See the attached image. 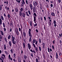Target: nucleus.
Masks as SVG:
<instances>
[{
	"label": "nucleus",
	"mask_w": 62,
	"mask_h": 62,
	"mask_svg": "<svg viewBox=\"0 0 62 62\" xmlns=\"http://www.w3.org/2000/svg\"><path fill=\"white\" fill-rule=\"evenodd\" d=\"M31 29H29L28 31L29 35V37H30V39L29 40V42H31V39H32V34H31Z\"/></svg>",
	"instance_id": "obj_1"
},
{
	"label": "nucleus",
	"mask_w": 62,
	"mask_h": 62,
	"mask_svg": "<svg viewBox=\"0 0 62 62\" xmlns=\"http://www.w3.org/2000/svg\"><path fill=\"white\" fill-rule=\"evenodd\" d=\"M34 15L35 16H34ZM33 17H34V23H36V17H37V14H36V13H34L33 15Z\"/></svg>",
	"instance_id": "obj_2"
},
{
	"label": "nucleus",
	"mask_w": 62,
	"mask_h": 62,
	"mask_svg": "<svg viewBox=\"0 0 62 62\" xmlns=\"http://www.w3.org/2000/svg\"><path fill=\"white\" fill-rule=\"evenodd\" d=\"M1 18H0V24L1 25L2 24V20H4V17L3 16H1Z\"/></svg>",
	"instance_id": "obj_3"
},
{
	"label": "nucleus",
	"mask_w": 62,
	"mask_h": 62,
	"mask_svg": "<svg viewBox=\"0 0 62 62\" xmlns=\"http://www.w3.org/2000/svg\"><path fill=\"white\" fill-rule=\"evenodd\" d=\"M33 4L34 7H37L38 5V3L37 2L34 1L33 2Z\"/></svg>",
	"instance_id": "obj_4"
},
{
	"label": "nucleus",
	"mask_w": 62,
	"mask_h": 62,
	"mask_svg": "<svg viewBox=\"0 0 62 62\" xmlns=\"http://www.w3.org/2000/svg\"><path fill=\"white\" fill-rule=\"evenodd\" d=\"M27 45L28 46L29 49L30 50V49H31V45L29 43H28Z\"/></svg>",
	"instance_id": "obj_5"
},
{
	"label": "nucleus",
	"mask_w": 62,
	"mask_h": 62,
	"mask_svg": "<svg viewBox=\"0 0 62 62\" xmlns=\"http://www.w3.org/2000/svg\"><path fill=\"white\" fill-rule=\"evenodd\" d=\"M30 8L31 9V10H32V9H33V6H32V5L31 4H30L29 6Z\"/></svg>",
	"instance_id": "obj_6"
},
{
	"label": "nucleus",
	"mask_w": 62,
	"mask_h": 62,
	"mask_svg": "<svg viewBox=\"0 0 62 62\" xmlns=\"http://www.w3.org/2000/svg\"><path fill=\"white\" fill-rule=\"evenodd\" d=\"M12 41H14V40L15 39V38L14 37H13V35H12Z\"/></svg>",
	"instance_id": "obj_7"
},
{
	"label": "nucleus",
	"mask_w": 62,
	"mask_h": 62,
	"mask_svg": "<svg viewBox=\"0 0 62 62\" xmlns=\"http://www.w3.org/2000/svg\"><path fill=\"white\" fill-rule=\"evenodd\" d=\"M52 22V20L50 19L49 20V22H48V24L49 25H51V22Z\"/></svg>",
	"instance_id": "obj_8"
},
{
	"label": "nucleus",
	"mask_w": 62,
	"mask_h": 62,
	"mask_svg": "<svg viewBox=\"0 0 62 62\" xmlns=\"http://www.w3.org/2000/svg\"><path fill=\"white\" fill-rule=\"evenodd\" d=\"M19 14L20 16H22V13L21 11H19Z\"/></svg>",
	"instance_id": "obj_9"
},
{
	"label": "nucleus",
	"mask_w": 62,
	"mask_h": 62,
	"mask_svg": "<svg viewBox=\"0 0 62 62\" xmlns=\"http://www.w3.org/2000/svg\"><path fill=\"white\" fill-rule=\"evenodd\" d=\"M51 15L52 16H55V14L54 13V12H52L51 13Z\"/></svg>",
	"instance_id": "obj_10"
},
{
	"label": "nucleus",
	"mask_w": 62,
	"mask_h": 62,
	"mask_svg": "<svg viewBox=\"0 0 62 62\" xmlns=\"http://www.w3.org/2000/svg\"><path fill=\"white\" fill-rule=\"evenodd\" d=\"M27 56L26 55H24V59L25 60H26V59H27Z\"/></svg>",
	"instance_id": "obj_11"
},
{
	"label": "nucleus",
	"mask_w": 62,
	"mask_h": 62,
	"mask_svg": "<svg viewBox=\"0 0 62 62\" xmlns=\"http://www.w3.org/2000/svg\"><path fill=\"white\" fill-rule=\"evenodd\" d=\"M32 9L33 11H35V10H36V7L34 6Z\"/></svg>",
	"instance_id": "obj_12"
},
{
	"label": "nucleus",
	"mask_w": 62,
	"mask_h": 62,
	"mask_svg": "<svg viewBox=\"0 0 62 62\" xmlns=\"http://www.w3.org/2000/svg\"><path fill=\"white\" fill-rule=\"evenodd\" d=\"M3 48L4 50H6V49H7V47H6V46L5 45H4Z\"/></svg>",
	"instance_id": "obj_13"
},
{
	"label": "nucleus",
	"mask_w": 62,
	"mask_h": 62,
	"mask_svg": "<svg viewBox=\"0 0 62 62\" xmlns=\"http://www.w3.org/2000/svg\"><path fill=\"white\" fill-rule=\"evenodd\" d=\"M22 4H25V2H24V0H22Z\"/></svg>",
	"instance_id": "obj_14"
},
{
	"label": "nucleus",
	"mask_w": 62,
	"mask_h": 62,
	"mask_svg": "<svg viewBox=\"0 0 62 62\" xmlns=\"http://www.w3.org/2000/svg\"><path fill=\"white\" fill-rule=\"evenodd\" d=\"M26 14L27 16H29V14H28V12L27 11L26 12Z\"/></svg>",
	"instance_id": "obj_15"
},
{
	"label": "nucleus",
	"mask_w": 62,
	"mask_h": 62,
	"mask_svg": "<svg viewBox=\"0 0 62 62\" xmlns=\"http://www.w3.org/2000/svg\"><path fill=\"white\" fill-rule=\"evenodd\" d=\"M22 16L23 17H25V15L24 14V13H22Z\"/></svg>",
	"instance_id": "obj_16"
},
{
	"label": "nucleus",
	"mask_w": 62,
	"mask_h": 62,
	"mask_svg": "<svg viewBox=\"0 0 62 62\" xmlns=\"http://www.w3.org/2000/svg\"><path fill=\"white\" fill-rule=\"evenodd\" d=\"M23 34L24 36V37H25L26 36V34L25 32H23Z\"/></svg>",
	"instance_id": "obj_17"
},
{
	"label": "nucleus",
	"mask_w": 62,
	"mask_h": 62,
	"mask_svg": "<svg viewBox=\"0 0 62 62\" xmlns=\"http://www.w3.org/2000/svg\"><path fill=\"white\" fill-rule=\"evenodd\" d=\"M20 11L22 12L23 11V8H21L20 9Z\"/></svg>",
	"instance_id": "obj_18"
},
{
	"label": "nucleus",
	"mask_w": 62,
	"mask_h": 62,
	"mask_svg": "<svg viewBox=\"0 0 62 62\" xmlns=\"http://www.w3.org/2000/svg\"><path fill=\"white\" fill-rule=\"evenodd\" d=\"M45 43H43V44H42V45L43 46V48H45Z\"/></svg>",
	"instance_id": "obj_19"
},
{
	"label": "nucleus",
	"mask_w": 62,
	"mask_h": 62,
	"mask_svg": "<svg viewBox=\"0 0 62 62\" xmlns=\"http://www.w3.org/2000/svg\"><path fill=\"white\" fill-rule=\"evenodd\" d=\"M18 29H16V33H18V32H19V31H18Z\"/></svg>",
	"instance_id": "obj_20"
},
{
	"label": "nucleus",
	"mask_w": 62,
	"mask_h": 62,
	"mask_svg": "<svg viewBox=\"0 0 62 62\" xmlns=\"http://www.w3.org/2000/svg\"><path fill=\"white\" fill-rule=\"evenodd\" d=\"M30 51L32 52V53H33L34 52V53H35V50H34L33 51L31 49L30 50Z\"/></svg>",
	"instance_id": "obj_21"
},
{
	"label": "nucleus",
	"mask_w": 62,
	"mask_h": 62,
	"mask_svg": "<svg viewBox=\"0 0 62 62\" xmlns=\"http://www.w3.org/2000/svg\"><path fill=\"white\" fill-rule=\"evenodd\" d=\"M0 32L1 33V35H2V36L4 35V33H3V31H1Z\"/></svg>",
	"instance_id": "obj_22"
},
{
	"label": "nucleus",
	"mask_w": 62,
	"mask_h": 62,
	"mask_svg": "<svg viewBox=\"0 0 62 62\" xmlns=\"http://www.w3.org/2000/svg\"><path fill=\"white\" fill-rule=\"evenodd\" d=\"M10 38H11V35H9L8 37V39H10Z\"/></svg>",
	"instance_id": "obj_23"
},
{
	"label": "nucleus",
	"mask_w": 62,
	"mask_h": 62,
	"mask_svg": "<svg viewBox=\"0 0 62 62\" xmlns=\"http://www.w3.org/2000/svg\"><path fill=\"white\" fill-rule=\"evenodd\" d=\"M56 59H58V54H57V52L56 53Z\"/></svg>",
	"instance_id": "obj_24"
},
{
	"label": "nucleus",
	"mask_w": 62,
	"mask_h": 62,
	"mask_svg": "<svg viewBox=\"0 0 62 62\" xmlns=\"http://www.w3.org/2000/svg\"><path fill=\"white\" fill-rule=\"evenodd\" d=\"M3 27L4 28L5 27H6V25H5V23H3Z\"/></svg>",
	"instance_id": "obj_25"
},
{
	"label": "nucleus",
	"mask_w": 62,
	"mask_h": 62,
	"mask_svg": "<svg viewBox=\"0 0 62 62\" xmlns=\"http://www.w3.org/2000/svg\"><path fill=\"white\" fill-rule=\"evenodd\" d=\"M16 54L15 53L13 55V58H15V56H16Z\"/></svg>",
	"instance_id": "obj_26"
},
{
	"label": "nucleus",
	"mask_w": 62,
	"mask_h": 62,
	"mask_svg": "<svg viewBox=\"0 0 62 62\" xmlns=\"http://www.w3.org/2000/svg\"><path fill=\"white\" fill-rule=\"evenodd\" d=\"M23 44L24 46V48H25V44L24 43H23Z\"/></svg>",
	"instance_id": "obj_27"
},
{
	"label": "nucleus",
	"mask_w": 62,
	"mask_h": 62,
	"mask_svg": "<svg viewBox=\"0 0 62 62\" xmlns=\"http://www.w3.org/2000/svg\"><path fill=\"white\" fill-rule=\"evenodd\" d=\"M35 40L34 39H33L32 40V43H35Z\"/></svg>",
	"instance_id": "obj_28"
},
{
	"label": "nucleus",
	"mask_w": 62,
	"mask_h": 62,
	"mask_svg": "<svg viewBox=\"0 0 62 62\" xmlns=\"http://www.w3.org/2000/svg\"><path fill=\"white\" fill-rule=\"evenodd\" d=\"M38 25V24L37 23H36L34 24V27H35V26H37Z\"/></svg>",
	"instance_id": "obj_29"
},
{
	"label": "nucleus",
	"mask_w": 62,
	"mask_h": 62,
	"mask_svg": "<svg viewBox=\"0 0 62 62\" xmlns=\"http://www.w3.org/2000/svg\"><path fill=\"white\" fill-rule=\"evenodd\" d=\"M28 12L29 13V15H30L31 14V12H30V11H29V10H28Z\"/></svg>",
	"instance_id": "obj_30"
},
{
	"label": "nucleus",
	"mask_w": 62,
	"mask_h": 62,
	"mask_svg": "<svg viewBox=\"0 0 62 62\" xmlns=\"http://www.w3.org/2000/svg\"><path fill=\"white\" fill-rule=\"evenodd\" d=\"M9 44L10 46H11V42L10 41H9Z\"/></svg>",
	"instance_id": "obj_31"
},
{
	"label": "nucleus",
	"mask_w": 62,
	"mask_h": 62,
	"mask_svg": "<svg viewBox=\"0 0 62 62\" xmlns=\"http://www.w3.org/2000/svg\"><path fill=\"white\" fill-rule=\"evenodd\" d=\"M12 43L14 44H15V42L14 41H12Z\"/></svg>",
	"instance_id": "obj_32"
},
{
	"label": "nucleus",
	"mask_w": 62,
	"mask_h": 62,
	"mask_svg": "<svg viewBox=\"0 0 62 62\" xmlns=\"http://www.w3.org/2000/svg\"><path fill=\"white\" fill-rule=\"evenodd\" d=\"M35 49H36V52H38V48L37 47H36V48H35Z\"/></svg>",
	"instance_id": "obj_33"
},
{
	"label": "nucleus",
	"mask_w": 62,
	"mask_h": 62,
	"mask_svg": "<svg viewBox=\"0 0 62 62\" xmlns=\"http://www.w3.org/2000/svg\"><path fill=\"white\" fill-rule=\"evenodd\" d=\"M10 51L11 53H13V49H11Z\"/></svg>",
	"instance_id": "obj_34"
},
{
	"label": "nucleus",
	"mask_w": 62,
	"mask_h": 62,
	"mask_svg": "<svg viewBox=\"0 0 62 62\" xmlns=\"http://www.w3.org/2000/svg\"><path fill=\"white\" fill-rule=\"evenodd\" d=\"M35 41V44L36 45H37L38 44V41Z\"/></svg>",
	"instance_id": "obj_35"
},
{
	"label": "nucleus",
	"mask_w": 62,
	"mask_h": 62,
	"mask_svg": "<svg viewBox=\"0 0 62 62\" xmlns=\"http://www.w3.org/2000/svg\"><path fill=\"white\" fill-rule=\"evenodd\" d=\"M16 12H18V9L16 8Z\"/></svg>",
	"instance_id": "obj_36"
},
{
	"label": "nucleus",
	"mask_w": 62,
	"mask_h": 62,
	"mask_svg": "<svg viewBox=\"0 0 62 62\" xmlns=\"http://www.w3.org/2000/svg\"><path fill=\"white\" fill-rule=\"evenodd\" d=\"M4 39H5V41L6 42H7V38H5Z\"/></svg>",
	"instance_id": "obj_37"
},
{
	"label": "nucleus",
	"mask_w": 62,
	"mask_h": 62,
	"mask_svg": "<svg viewBox=\"0 0 62 62\" xmlns=\"http://www.w3.org/2000/svg\"><path fill=\"white\" fill-rule=\"evenodd\" d=\"M1 58L2 59V60H4V57L1 56Z\"/></svg>",
	"instance_id": "obj_38"
},
{
	"label": "nucleus",
	"mask_w": 62,
	"mask_h": 62,
	"mask_svg": "<svg viewBox=\"0 0 62 62\" xmlns=\"http://www.w3.org/2000/svg\"><path fill=\"white\" fill-rule=\"evenodd\" d=\"M39 48L40 51H41V47L40 46L39 47Z\"/></svg>",
	"instance_id": "obj_39"
},
{
	"label": "nucleus",
	"mask_w": 62,
	"mask_h": 62,
	"mask_svg": "<svg viewBox=\"0 0 62 62\" xmlns=\"http://www.w3.org/2000/svg\"><path fill=\"white\" fill-rule=\"evenodd\" d=\"M2 6L0 5V10H2Z\"/></svg>",
	"instance_id": "obj_40"
},
{
	"label": "nucleus",
	"mask_w": 62,
	"mask_h": 62,
	"mask_svg": "<svg viewBox=\"0 0 62 62\" xmlns=\"http://www.w3.org/2000/svg\"><path fill=\"white\" fill-rule=\"evenodd\" d=\"M36 62H38V61H39L38 59L37 58H36Z\"/></svg>",
	"instance_id": "obj_41"
},
{
	"label": "nucleus",
	"mask_w": 62,
	"mask_h": 62,
	"mask_svg": "<svg viewBox=\"0 0 62 62\" xmlns=\"http://www.w3.org/2000/svg\"><path fill=\"white\" fill-rule=\"evenodd\" d=\"M53 23H54V24H56V21H55V20H54V21Z\"/></svg>",
	"instance_id": "obj_42"
},
{
	"label": "nucleus",
	"mask_w": 62,
	"mask_h": 62,
	"mask_svg": "<svg viewBox=\"0 0 62 62\" xmlns=\"http://www.w3.org/2000/svg\"><path fill=\"white\" fill-rule=\"evenodd\" d=\"M44 19L45 21L46 20V18L45 17V16L44 17Z\"/></svg>",
	"instance_id": "obj_43"
},
{
	"label": "nucleus",
	"mask_w": 62,
	"mask_h": 62,
	"mask_svg": "<svg viewBox=\"0 0 62 62\" xmlns=\"http://www.w3.org/2000/svg\"><path fill=\"white\" fill-rule=\"evenodd\" d=\"M47 51L49 53L50 52V49H49V48L48 47L47 48Z\"/></svg>",
	"instance_id": "obj_44"
},
{
	"label": "nucleus",
	"mask_w": 62,
	"mask_h": 62,
	"mask_svg": "<svg viewBox=\"0 0 62 62\" xmlns=\"http://www.w3.org/2000/svg\"><path fill=\"white\" fill-rule=\"evenodd\" d=\"M32 22H30V25L31 26H32Z\"/></svg>",
	"instance_id": "obj_45"
},
{
	"label": "nucleus",
	"mask_w": 62,
	"mask_h": 62,
	"mask_svg": "<svg viewBox=\"0 0 62 62\" xmlns=\"http://www.w3.org/2000/svg\"><path fill=\"white\" fill-rule=\"evenodd\" d=\"M33 45L34 48H36V46H35V44H34L33 43Z\"/></svg>",
	"instance_id": "obj_46"
},
{
	"label": "nucleus",
	"mask_w": 62,
	"mask_h": 62,
	"mask_svg": "<svg viewBox=\"0 0 62 62\" xmlns=\"http://www.w3.org/2000/svg\"><path fill=\"white\" fill-rule=\"evenodd\" d=\"M0 39H2V36L1 35H0Z\"/></svg>",
	"instance_id": "obj_47"
},
{
	"label": "nucleus",
	"mask_w": 62,
	"mask_h": 62,
	"mask_svg": "<svg viewBox=\"0 0 62 62\" xmlns=\"http://www.w3.org/2000/svg\"><path fill=\"white\" fill-rule=\"evenodd\" d=\"M50 6L51 8H53V4H51L50 5Z\"/></svg>",
	"instance_id": "obj_48"
},
{
	"label": "nucleus",
	"mask_w": 62,
	"mask_h": 62,
	"mask_svg": "<svg viewBox=\"0 0 62 62\" xmlns=\"http://www.w3.org/2000/svg\"><path fill=\"white\" fill-rule=\"evenodd\" d=\"M8 18H10V16L9 15H8Z\"/></svg>",
	"instance_id": "obj_49"
},
{
	"label": "nucleus",
	"mask_w": 62,
	"mask_h": 62,
	"mask_svg": "<svg viewBox=\"0 0 62 62\" xmlns=\"http://www.w3.org/2000/svg\"><path fill=\"white\" fill-rule=\"evenodd\" d=\"M4 52L5 53V54H8V51H4Z\"/></svg>",
	"instance_id": "obj_50"
},
{
	"label": "nucleus",
	"mask_w": 62,
	"mask_h": 62,
	"mask_svg": "<svg viewBox=\"0 0 62 62\" xmlns=\"http://www.w3.org/2000/svg\"><path fill=\"white\" fill-rule=\"evenodd\" d=\"M26 4L27 5V4H28V1H27V0H26Z\"/></svg>",
	"instance_id": "obj_51"
},
{
	"label": "nucleus",
	"mask_w": 62,
	"mask_h": 62,
	"mask_svg": "<svg viewBox=\"0 0 62 62\" xmlns=\"http://www.w3.org/2000/svg\"><path fill=\"white\" fill-rule=\"evenodd\" d=\"M2 56H4V57H5V54H3L2 55Z\"/></svg>",
	"instance_id": "obj_52"
},
{
	"label": "nucleus",
	"mask_w": 62,
	"mask_h": 62,
	"mask_svg": "<svg viewBox=\"0 0 62 62\" xmlns=\"http://www.w3.org/2000/svg\"><path fill=\"white\" fill-rule=\"evenodd\" d=\"M39 43H41V39H39Z\"/></svg>",
	"instance_id": "obj_53"
},
{
	"label": "nucleus",
	"mask_w": 62,
	"mask_h": 62,
	"mask_svg": "<svg viewBox=\"0 0 62 62\" xmlns=\"http://www.w3.org/2000/svg\"><path fill=\"white\" fill-rule=\"evenodd\" d=\"M48 18L49 19L51 20V17H50V16H48Z\"/></svg>",
	"instance_id": "obj_54"
},
{
	"label": "nucleus",
	"mask_w": 62,
	"mask_h": 62,
	"mask_svg": "<svg viewBox=\"0 0 62 62\" xmlns=\"http://www.w3.org/2000/svg\"><path fill=\"white\" fill-rule=\"evenodd\" d=\"M8 57H9V59H10V55L9 54V55Z\"/></svg>",
	"instance_id": "obj_55"
},
{
	"label": "nucleus",
	"mask_w": 62,
	"mask_h": 62,
	"mask_svg": "<svg viewBox=\"0 0 62 62\" xmlns=\"http://www.w3.org/2000/svg\"><path fill=\"white\" fill-rule=\"evenodd\" d=\"M3 29L4 31H6V29L5 28H3Z\"/></svg>",
	"instance_id": "obj_56"
},
{
	"label": "nucleus",
	"mask_w": 62,
	"mask_h": 62,
	"mask_svg": "<svg viewBox=\"0 0 62 62\" xmlns=\"http://www.w3.org/2000/svg\"><path fill=\"white\" fill-rule=\"evenodd\" d=\"M31 56H32H32H33V54H31Z\"/></svg>",
	"instance_id": "obj_57"
},
{
	"label": "nucleus",
	"mask_w": 62,
	"mask_h": 62,
	"mask_svg": "<svg viewBox=\"0 0 62 62\" xmlns=\"http://www.w3.org/2000/svg\"><path fill=\"white\" fill-rule=\"evenodd\" d=\"M9 8L7 7V8L6 9V10H9Z\"/></svg>",
	"instance_id": "obj_58"
},
{
	"label": "nucleus",
	"mask_w": 62,
	"mask_h": 62,
	"mask_svg": "<svg viewBox=\"0 0 62 62\" xmlns=\"http://www.w3.org/2000/svg\"><path fill=\"white\" fill-rule=\"evenodd\" d=\"M59 55H62V53H59Z\"/></svg>",
	"instance_id": "obj_59"
},
{
	"label": "nucleus",
	"mask_w": 62,
	"mask_h": 62,
	"mask_svg": "<svg viewBox=\"0 0 62 62\" xmlns=\"http://www.w3.org/2000/svg\"><path fill=\"white\" fill-rule=\"evenodd\" d=\"M19 31L20 32H21V28H19Z\"/></svg>",
	"instance_id": "obj_60"
},
{
	"label": "nucleus",
	"mask_w": 62,
	"mask_h": 62,
	"mask_svg": "<svg viewBox=\"0 0 62 62\" xmlns=\"http://www.w3.org/2000/svg\"><path fill=\"white\" fill-rule=\"evenodd\" d=\"M6 4L7 5H8V1L7 0L6 1Z\"/></svg>",
	"instance_id": "obj_61"
},
{
	"label": "nucleus",
	"mask_w": 62,
	"mask_h": 62,
	"mask_svg": "<svg viewBox=\"0 0 62 62\" xmlns=\"http://www.w3.org/2000/svg\"><path fill=\"white\" fill-rule=\"evenodd\" d=\"M58 1L59 3H60L61 2V0H58Z\"/></svg>",
	"instance_id": "obj_62"
},
{
	"label": "nucleus",
	"mask_w": 62,
	"mask_h": 62,
	"mask_svg": "<svg viewBox=\"0 0 62 62\" xmlns=\"http://www.w3.org/2000/svg\"><path fill=\"white\" fill-rule=\"evenodd\" d=\"M56 24H54V27H56Z\"/></svg>",
	"instance_id": "obj_63"
},
{
	"label": "nucleus",
	"mask_w": 62,
	"mask_h": 62,
	"mask_svg": "<svg viewBox=\"0 0 62 62\" xmlns=\"http://www.w3.org/2000/svg\"><path fill=\"white\" fill-rule=\"evenodd\" d=\"M52 47L53 50H54V46L53 45H52Z\"/></svg>",
	"instance_id": "obj_64"
}]
</instances>
